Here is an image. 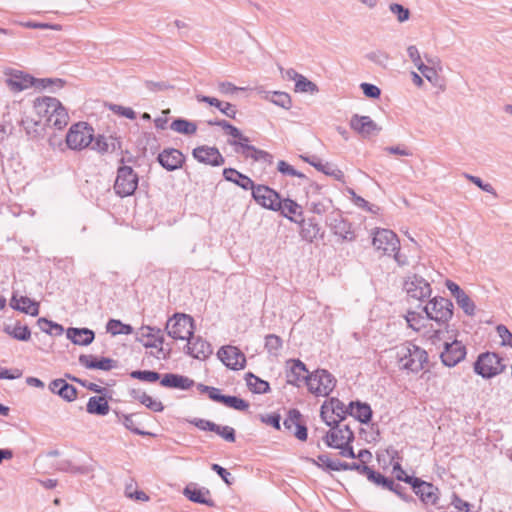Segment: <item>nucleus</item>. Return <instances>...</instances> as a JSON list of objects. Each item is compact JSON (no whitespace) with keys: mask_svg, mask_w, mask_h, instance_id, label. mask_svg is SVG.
Instances as JSON below:
<instances>
[{"mask_svg":"<svg viewBox=\"0 0 512 512\" xmlns=\"http://www.w3.org/2000/svg\"><path fill=\"white\" fill-rule=\"evenodd\" d=\"M395 351L399 367L402 370L418 373L428 362L427 352L411 342L396 346Z\"/></svg>","mask_w":512,"mask_h":512,"instance_id":"obj_1","label":"nucleus"},{"mask_svg":"<svg viewBox=\"0 0 512 512\" xmlns=\"http://www.w3.org/2000/svg\"><path fill=\"white\" fill-rule=\"evenodd\" d=\"M328 404L321 406L320 417L331 429L326 432L323 440L330 448L339 447L341 443L353 442L355 439L354 432L349 425H341L340 420H335L327 415Z\"/></svg>","mask_w":512,"mask_h":512,"instance_id":"obj_2","label":"nucleus"},{"mask_svg":"<svg viewBox=\"0 0 512 512\" xmlns=\"http://www.w3.org/2000/svg\"><path fill=\"white\" fill-rule=\"evenodd\" d=\"M505 359L496 352H482L473 363V371L483 379H492L505 372Z\"/></svg>","mask_w":512,"mask_h":512,"instance_id":"obj_3","label":"nucleus"},{"mask_svg":"<svg viewBox=\"0 0 512 512\" xmlns=\"http://www.w3.org/2000/svg\"><path fill=\"white\" fill-rule=\"evenodd\" d=\"M426 317L438 325H448L453 316L454 305L451 300L444 297H434L425 305L420 306Z\"/></svg>","mask_w":512,"mask_h":512,"instance_id":"obj_4","label":"nucleus"},{"mask_svg":"<svg viewBox=\"0 0 512 512\" xmlns=\"http://www.w3.org/2000/svg\"><path fill=\"white\" fill-rule=\"evenodd\" d=\"M139 176L131 166L119 165L113 185L117 196L125 198L132 196L138 188Z\"/></svg>","mask_w":512,"mask_h":512,"instance_id":"obj_5","label":"nucleus"},{"mask_svg":"<svg viewBox=\"0 0 512 512\" xmlns=\"http://www.w3.org/2000/svg\"><path fill=\"white\" fill-rule=\"evenodd\" d=\"M372 244L383 255L393 256L399 264H404L399 255L400 241L392 230L378 228L373 234Z\"/></svg>","mask_w":512,"mask_h":512,"instance_id":"obj_6","label":"nucleus"},{"mask_svg":"<svg viewBox=\"0 0 512 512\" xmlns=\"http://www.w3.org/2000/svg\"><path fill=\"white\" fill-rule=\"evenodd\" d=\"M94 129L87 122L73 124L66 135V144L71 150H82L93 141Z\"/></svg>","mask_w":512,"mask_h":512,"instance_id":"obj_7","label":"nucleus"},{"mask_svg":"<svg viewBox=\"0 0 512 512\" xmlns=\"http://www.w3.org/2000/svg\"><path fill=\"white\" fill-rule=\"evenodd\" d=\"M308 390L317 396H328L336 385L334 376L325 369H317L306 379Z\"/></svg>","mask_w":512,"mask_h":512,"instance_id":"obj_8","label":"nucleus"},{"mask_svg":"<svg viewBox=\"0 0 512 512\" xmlns=\"http://www.w3.org/2000/svg\"><path fill=\"white\" fill-rule=\"evenodd\" d=\"M166 331L173 339L188 340L194 334V319L186 314H175L168 320Z\"/></svg>","mask_w":512,"mask_h":512,"instance_id":"obj_9","label":"nucleus"},{"mask_svg":"<svg viewBox=\"0 0 512 512\" xmlns=\"http://www.w3.org/2000/svg\"><path fill=\"white\" fill-rule=\"evenodd\" d=\"M404 289L409 298L419 301L418 308H420L426 299L430 298L432 293L430 283L417 274L407 278L404 283Z\"/></svg>","mask_w":512,"mask_h":512,"instance_id":"obj_10","label":"nucleus"},{"mask_svg":"<svg viewBox=\"0 0 512 512\" xmlns=\"http://www.w3.org/2000/svg\"><path fill=\"white\" fill-rule=\"evenodd\" d=\"M252 197L257 204L271 211H278L280 206V194L266 185H254L251 189Z\"/></svg>","mask_w":512,"mask_h":512,"instance_id":"obj_11","label":"nucleus"},{"mask_svg":"<svg viewBox=\"0 0 512 512\" xmlns=\"http://www.w3.org/2000/svg\"><path fill=\"white\" fill-rule=\"evenodd\" d=\"M467 355L466 346L458 340L445 342L444 349L440 354L441 362L444 366L454 367L465 359Z\"/></svg>","mask_w":512,"mask_h":512,"instance_id":"obj_12","label":"nucleus"},{"mask_svg":"<svg viewBox=\"0 0 512 512\" xmlns=\"http://www.w3.org/2000/svg\"><path fill=\"white\" fill-rule=\"evenodd\" d=\"M326 225L341 241H353L356 238L351 223L345 220L339 213L329 215L326 219Z\"/></svg>","mask_w":512,"mask_h":512,"instance_id":"obj_13","label":"nucleus"},{"mask_svg":"<svg viewBox=\"0 0 512 512\" xmlns=\"http://www.w3.org/2000/svg\"><path fill=\"white\" fill-rule=\"evenodd\" d=\"M217 355L222 363L229 369L240 370L246 365V357L244 353L235 346H222Z\"/></svg>","mask_w":512,"mask_h":512,"instance_id":"obj_14","label":"nucleus"},{"mask_svg":"<svg viewBox=\"0 0 512 512\" xmlns=\"http://www.w3.org/2000/svg\"><path fill=\"white\" fill-rule=\"evenodd\" d=\"M286 367V379L288 384L297 387H300L302 383L306 384V379L311 373L301 360L289 359L286 362Z\"/></svg>","mask_w":512,"mask_h":512,"instance_id":"obj_15","label":"nucleus"},{"mask_svg":"<svg viewBox=\"0 0 512 512\" xmlns=\"http://www.w3.org/2000/svg\"><path fill=\"white\" fill-rule=\"evenodd\" d=\"M285 429L293 432V435L300 441H306L308 431L305 423L302 421V415L297 409H290L287 417L284 419Z\"/></svg>","mask_w":512,"mask_h":512,"instance_id":"obj_16","label":"nucleus"},{"mask_svg":"<svg viewBox=\"0 0 512 512\" xmlns=\"http://www.w3.org/2000/svg\"><path fill=\"white\" fill-rule=\"evenodd\" d=\"M193 157L200 163L214 167L224 164L225 159L216 147L198 146L192 151Z\"/></svg>","mask_w":512,"mask_h":512,"instance_id":"obj_17","label":"nucleus"},{"mask_svg":"<svg viewBox=\"0 0 512 512\" xmlns=\"http://www.w3.org/2000/svg\"><path fill=\"white\" fill-rule=\"evenodd\" d=\"M7 87L13 92H20L34 84L35 79L22 71L8 69L5 71Z\"/></svg>","mask_w":512,"mask_h":512,"instance_id":"obj_18","label":"nucleus"},{"mask_svg":"<svg viewBox=\"0 0 512 512\" xmlns=\"http://www.w3.org/2000/svg\"><path fill=\"white\" fill-rule=\"evenodd\" d=\"M157 161L167 171H174L183 166L185 156L178 149L166 148L158 154Z\"/></svg>","mask_w":512,"mask_h":512,"instance_id":"obj_19","label":"nucleus"},{"mask_svg":"<svg viewBox=\"0 0 512 512\" xmlns=\"http://www.w3.org/2000/svg\"><path fill=\"white\" fill-rule=\"evenodd\" d=\"M350 126L364 138L376 135L381 131V127H379L369 116H360L358 114L351 117Z\"/></svg>","mask_w":512,"mask_h":512,"instance_id":"obj_20","label":"nucleus"},{"mask_svg":"<svg viewBox=\"0 0 512 512\" xmlns=\"http://www.w3.org/2000/svg\"><path fill=\"white\" fill-rule=\"evenodd\" d=\"M187 354L195 359L205 360L212 354L211 344L200 336L193 335L188 339Z\"/></svg>","mask_w":512,"mask_h":512,"instance_id":"obj_21","label":"nucleus"},{"mask_svg":"<svg viewBox=\"0 0 512 512\" xmlns=\"http://www.w3.org/2000/svg\"><path fill=\"white\" fill-rule=\"evenodd\" d=\"M79 363L87 369H99L109 371L118 366V361L108 357L96 358L93 355L82 354Z\"/></svg>","mask_w":512,"mask_h":512,"instance_id":"obj_22","label":"nucleus"},{"mask_svg":"<svg viewBox=\"0 0 512 512\" xmlns=\"http://www.w3.org/2000/svg\"><path fill=\"white\" fill-rule=\"evenodd\" d=\"M231 145L239 146L240 150H236L240 152L246 158H252L254 161H262L267 164H272L273 156L267 151L256 148L253 145H249L242 142H229Z\"/></svg>","mask_w":512,"mask_h":512,"instance_id":"obj_23","label":"nucleus"},{"mask_svg":"<svg viewBox=\"0 0 512 512\" xmlns=\"http://www.w3.org/2000/svg\"><path fill=\"white\" fill-rule=\"evenodd\" d=\"M48 388L53 394L58 395L67 402L74 401L78 395L77 389L61 378L51 381Z\"/></svg>","mask_w":512,"mask_h":512,"instance_id":"obj_24","label":"nucleus"},{"mask_svg":"<svg viewBox=\"0 0 512 512\" xmlns=\"http://www.w3.org/2000/svg\"><path fill=\"white\" fill-rule=\"evenodd\" d=\"M59 102L60 101L58 99L48 96L37 98L34 101V111L40 120L45 118V125L49 120L50 114H52L53 111H56L55 109H59Z\"/></svg>","mask_w":512,"mask_h":512,"instance_id":"obj_25","label":"nucleus"},{"mask_svg":"<svg viewBox=\"0 0 512 512\" xmlns=\"http://www.w3.org/2000/svg\"><path fill=\"white\" fill-rule=\"evenodd\" d=\"M160 384L166 388L188 390L194 385V381L184 375L166 373L161 376Z\"/></svg>","mask_w":512,"mask_h":512,"instance_id":"obj_26","label":"nucleus"},{"mask_svg":"<svg viewBox=\"0 0 512 512\" xmlns=\"http://www.w3.org/2000/svg\"><path fill=\"white\" fill-rule=\"evenodd\" d=\"M301 226L300 235L307 242L312 243L318 237L323 239L324 232L314 218L301 219L298 221Z\"/></svg>","mask_w":512,"mask_h":512,"instance_id":"obj_27","label":"nucleus"},{"mask_svg":"<svg viewBox=\"0 0 512 512\" xmlns=\"http://www.w3.org/2000/svg\"><path fill=\"white\" fill-rule=\"evenodd\" d=\"M66 336L75 345L87 346L94 341L95 333L89 328H68Z\"/></svg>","mask_w":512,"mask_h":512,"instance_id":"obj_28","label":"nucleus"},{"mask_svg":"<svg viewBox=\"0 0 512 512\" xmlns=\"http://www.w3.org/2000/svg\"><path fill=\"white\" fill-rule=\"evenodd\" d=\"M183 494L192 502L204 504L209 507H214L215 502L210 497V491L206 488H197L196 486L188 485L185 487Z\"/></svg>","mask_w":512,"mask_h":512,"instance_id":"obj_29","label":"nucleus"},{"mask_svg":"<svg viewBox=\"0 0 512 512\" xmlns=\"http://www.w3.org/2000/svg\"><path fill=\"white\" fill-rule=\"evenodd\" d=\"M349 415L354 417L362 424H368L372 419V409L368 403L361 401L350 402Z\"/></svg>","mask_w":512,"mask_h":512,"instance_id":"obj_30","label":"nucleus"},{"mask_svg":"<svg viewBox=\"0 0 512 512\" xmlns=\"http://www.w3.org/2000/svg\"><path fill=\"white\" fill-rule=\"evenodd\" d=\"M223 177L226 181L232 182L244 190H251L255 185L250 177L234 168H225L223 170Z\"/></svg>","mask_w":512,"mask_h":512,"instance_id":"obj_31","label":"nucleus"},{"mask_svg":"<svg viewBox=\"0 0 512 512\" xmlns=\"http://www.w3.org/2000/svg\"><path fill=\"white\" fill-rule=\"evenodd\" d=\"M437 491L438 489L433 484L422 480L421 485L414 490V493L419 496L424 504L438 506L439 498Z\"/></svg>","mask_w":512,"mask_h":512,"instance_id":"obj_32","label":"nucleus"},{"mask_svg":"<svg viewBox=\"0 0 512 512\" xmlns=\"http://www.w3.org/2000/svg\"><path fill=\"white\" fill-rule=\"evenodd\" d=\"M92 149L104 154L107 152H113L121 148V141L117 138H106L103 135H98L96 138L93 137Z\"/></svg>","mask_w":512,"mask_h":512,"instance_id":"obj_33","label":"nucleus"},{"mask_svg":"<svg viewBox=\"0 0 512 512\" xmlns=\"http://www.w3.org/2000/svg\"><path fill=\"white\" fill-rule=\"evenodd\" d=\"M10 306L15 310L30 314L31 316H37L39 314V304L26 296H21L17 299L16 295H13Z\"/></svg>","mask_w":512,"mask_h":512,"instance_id":"obj_34","label":"nucleus"},{"mask_svg":"<svg viewBox=\"0 0 512 512\" xmlns=\"http://www.w3.org/2000/svg\"><path fill=\"white\" fill-rule=\"evenodd\" d=\"M280 206L281 208L277 212H280L283 217L289 219L290 221L298 222V220L295 219L293 215L302 217V207L294 200L290 198H280Z\"/></svg>","mask_w":512,"mask_h":512,"instance_id":"obj_35","label":"nucleus"},{"mask_svg":"<svg viewBox=\"0 0 512 512\" xmlns=\"http://www.w3.org/2000/svg\"><path fill=\"white\" fill-rule=\"evenodd\" d=\"M108 401L102 396H92L86 405V411L92 415L104 416L109 413Z\"/></svg>","mask_w":512,"mask_h":512,"instance_id":"obj_36","label":"nucleus"},{"mask_svg":"<svg viewBox=\"0 0 512 512\" xmlns=\"http://www.w3.org/2000/svg\"><path fill=\"white\" fill-rule=\"evenodd\" d=\"M49 116L47 126L54 127L58 130L63 129L69 122V115L65 107L59 102V109H55Z\"/></svg>","mask_w":512,"mask_h":512,"instance_id":"obj_37","label":"nucleus"},{"mask_svg":"<svg viewBox=\"0 0 512 512\" xmlns=\"http://www.w3.org/2000/svg\"><path fill=\"white\" fill-rule=\"evenodd\" d=\"M437 509L438 512H471V504L453 493L450 503L446 507L437 506Z\"/></svg>","mask_w":512,"mask_h":512,"instance_id":"obj_38","label":"nucleus"},{"mask_svg":"<svg viewBox=\"0 0 512 512\" xmlns=\"http://www.w3.org/2000/svg\"><path fill=\"white\" fill-rule=\"evenodd\" d=\"M245 380L248 388L256 394H264L270 391V385L267 381L254 375L252 372H248L245 375Z\"/></svg>","mask_w":512,"mask_h":512,"instance_id":"obj_39","label":"nucleus"},{"mask_svg":"<svg viewBox=\"0 0 512 512\" xmlns=\"http://www.w3.org/2000/svg\"><path fill=\"white\" fill-rule=\"evenodd\" d=\"M3 331L12 338L19 341H28L31 337V331L27 325H21L17 322L14 326L5 325Z\"/></svg>","mask_w":512,"mask_h":512,"instance_id":"obj_40","label":"nucleus"},{"mask_svg":"<svg viewBox=\"0 0 512 512\" xmlns=\"http://www.w3.org/2000/svg\"><path fill=\"white\" fill-rule=\"evenodd\" d=\"M324 403L328 404L327 414L331 412L337 417V420L343 421L346 416L349 415L348 411H350V404L346 406L342 401L338 398H330L329 401H325ZM336 420V418H334Z\"/></svg>","mask_w":512,"mask_h":512,"instance_id":"obj_41","label":"nucleus"},{"mask_svg":"<svg viewBox=\"0 0 512 512\" xmlns=\"http://www.w3.org/2000/svg\"><path fill=\"white\" fill-rule=\"evenodd\" d=\"M170 129L180 134L193 135L197 131V125L184 118H177L172 121Z\"/></svg>","mask_w":512,"mask_h":512,"instance_id":"obj_42","label":"nucleus"},{"mask_svg":"<svg viewBox=\"0 0 512 512\" xmlns=\"http://www.w3.org/2000/svg\"><path fill=\"white\" fill-rule=\"evenodd\" d=\"M116 416L118 420L124 425V427L130 430L132 433L141 436L150 435L149 432L143 431L136 426V420L134 419L137 416L136 413L123 414L120 412H116Z\"/></svg>","mask_w":512,"mask_h":512,"instance_id":"obj_43","label":"nucleus"},{"mask_svg":"<svg viewBox=\"0 0 512 512\" xmlns=\"http://www.w3.org/2000/svg\"><path fill=\"white\" fill-rule=\"evenodd\" d=\"M20 124L27 133V135L31 137H37L41 135L43 127L45 126V124H43L40 119L36 120L28 116L22 118Z\"/></svg>","mask_w":512,"mask_h":512,"instance_id":"obj_44","label":"nucleus"},{"mask_svg":"<svg viewBox=\"0 0 512 512\" xmlns=\"http://www.w3.org/2000/svg\"><path fill=\"white\" fill-rule=\"evenodd\" d=\"M266 99L270 100L273 104L282 107L284 109H290L292 107V100L288 93L281 91L269 92Z\"/></svg>","mask_w":512,"mask_h":512,"instance_id":"obj_45","label":"nucleus"},{"mask_svg":"<svg viewBox=\"0 0 512 512\" xmlns=\"http://www.w3.org/2000/svg\"><path fill=\"white\" fill-rule=\"evenodd\" d=\"M106 329L112 335L124 334L129 335L133 333V327L129 324H124L120 320L110 319L107 322Z\"/></svg>","mask_w":512,"mask_h":512,"instance_id":"obj_46","label":"nucleus"},{"mask_svg":"<svg viewBox=\"0 0 512 512\" xmlns=\"http://www.w3.org/2000/svg\"><path fill=\"white\" fill-rule=\"evenodd\" d=\"M319 91L318 86L302 74L295 82V92L315 94Z\"/></svg>","mask_w":512,"mask_h":512,"instance_id":"obj_47","label":"nucleus"},{"mask_svg":"<svg viewBox=\"0 0 512 512\" xmlns=\"http://www.w3.org/2000/svg\"><path fill=\"white\" fill-rule=\"evenodd\" d=\"M457 305L463 310V312L467 316H474L476 311V305L473 302V300L469 297L466 292L459 296V298H456Z\"/></svg>","mask_w":512,"mask_h":512,"instance_id":"obj_48","label":"nucleus"},{"mask_svg":"<svg viewBox=\"0 0 512 512\" xmlns=\"http://www.w3.org/2000/svg\"><path fill=\"white\" fill-rule=\"evenodd\" d=\"M130 376L145 382H156L161 379V374L152 370H135L130 373Z\"/></svg>","mask_w":512,"mask_h":512,"instance_id":"obj_49","label":"nucleus"},{"mask_svg":"<svg viewBox=\"0 0 512 512\" xmlns=\"http://www.w3.org/2000/svg\"><path fill=\"white\" fill-rule=\"evenodd\" d=\"M283 341L281 337L275 334H268L265 337V349L271 355H277L278 351L282 348Z\"/></svg>","mask_w":512,"mask_h":512,"instance_id":"obj_50","label":"nucleus"},{"mask_svg":"<svg viewBox=\"0 0 512 512\" xmlns=\"http://www.w3.org/2000/svg\"><path fill=\"white\" fill-rule=\"evenodd\" d=\"M144 347L146 348H156L157 349V355H154L158 359L163 358L166 359L167 355L163 353L164 349L162 347L164 343V337L161 334L153 338V341H144L142 342Z\"/></svg>","mask_w":512,"mask_h":512,"instance_id":"obj_51","label":"nucleus"},{"mask_svg":"<svg viewBox=\"0 0 512 512\" xmlns=\"http://www.w3.org/2000/svg\"><path fill=\"white\" fill-rule=\"evenodd\" d=\"M224 405L238 411H245L249 408V403L237 396L226 395Z\"/></svg>","mask_w":512,"mask_h":512,"instance_id":"obj_52","label":"nucleus"},{"mask_svg":"<svg viewBox=\"0 0 512 512\" xmlns=\"http://www.w3.org/2000/svg\"><path fill=\"white\" fill-rule=\"evenodd\" d=\"M349 193L352 196L353 203L366 211H369L371 213H377L379 210V207L373 204H370L368 201H366L363 197L357 195L354 190L350 189Z\"/></svg>","mask_w":512,"mask_h":512,"instance_id":"obj_53","label":"nucleus"},{"mask_svg":"<svg viewBox=\"0 0 512 512\" xmlns=\"http://www.w3.org/2000/svg\"><path fill=\"white\" fill-rule=\"evenodd\" d=\"M389 10L393 13L400 23L408 21L410 18V10L398 3H392L389 5Z\"/></svg>","mask_w":512,"mask_h":512,"instance_id":"obj_54","label":"nucleus"},{"mask_svg":"<svg viewBox=\"0 0 512 512\" xmlns=\"http://www.w3.org/2000/svg\"><path fill=\"white\" fill-rule=\"evenodd\" d=\"M277 170L282 173L283 175H289L292 177H298V178H306V176L297 171L293 166L285 162L284 160H280L277 165Z\"/></svg>","mask_w":512,"mask_h":512,"instance_id":"obj_55","label":"nucleus"},{"mask_svg":"<svg viewBox=\"0 0 512 512\" xmlns=\"http://www.w3.org/2000/svg\"><path fill=\"white\" fill-rule=\"evenodd\" d=\"M211 432H215L217 435H219L228 442H235V430L230 426L217 425V429H212Z\"/></svg>","mask_w":512,"mask_h":512,"instance_id":"obj_56","label":"nucleus"},{"mask_svg":"<svg viewBox=\"0 0 512 512\" xmlns=\"http://www.w3.org/2000/svg\"><path fill=\"white\" fill-rule=\"evenodd\" d=\"M465 177L471 181L473 184H475L477 187H479L481 190L490 193L497 197L496 190L494 187L489 183H484L481 178L469 174H465Z\"/></svg>","mask_w":512,"mask_h":512,"instance_id":"obj_57","label":"nucleus"},{"mask_svg":"<svg viewBox=\"0 0 512 512\" xmlns=\"http://www.w3.org/2000/svg\"><path fill=\"white\" fill-rule=\"evenodd\" d=\"M366 58L375 64H378L380 66H385V63L389 59V55L381 50L371 51L366 54Z\"/></svg>","mask_w":512,"mask_h":512,"instance_id":"obj_58","label":"nucleus"},{"mask_svg":"<svg viewBox=\"0 0 512 512\" xmlns=\"http://www.w3.org/2000/svg\"><path fill=\"white\" fill-rule=\"evenodd\" d=\"M496 331L501 338V345L509 346L512 348V333L509 331V329L505 325L499 324L496 327Z\"/></svg>","mask_w":512,"mask_h":512,"instance_id":"obj_59","label":"nucleus"},{"mask_svg":"<svg viewBox=\"0 0 512 512\" xmlns=\"http://www.w3.org/2000/svg\"><path fill=\"white\" fill-rule=\"evenodd\" d=\"M360 88L362 89L363 94L367 98L378 99L380 97V95H381L380 88L378 86L374 85V84L362 83L360 85Z\"/></svg>","mask_w":512,"mask_h":512,"instance_id":"obj_60","label":"nucleus"},{"mask_svg":"<svg viewBox=\"0 0 512 512\" xmlns=\"http://www.w3.org/2000/svg\"><path fill=\"white\" fill-rule=\"evenodd\" d=\"M211 469L217 473L228 486L233 484L234 478L231 476V473L227 471V469L216 463L211 465Z\"/></svg>","mask_w":512,"mask_h":512,"instance_id":"obj_61","label":"nucleus"},{"mask_svg":"<svg viewBox=\"0 0 512 512\" xmlns=\"http://www.w3.org/2000/svg\"><path fill=\"white\" fill-rule=\"evenodd\" d=\"M407 54L418 70H420L425 65L422 62L419 50L415 45L408 46Z\"/></svg>","mask_w":512,"mask_h":512,"instance_id":"obj_62","label":"nucleus"},{"mask_svg":"<svg viewBox=\"0 0 512 512\" xmlns=\"http://www.w3.org/2000/svg\"><path fill=\"white\" fill-rule=\"evenodd\" d=\"M419 71L429 82H431L432 84L437 83V81L439 79V75H438L437 70L434 67L424 65Z\"/></svg>","mask_w":512,"mask_h":512,"instance_id":"obj_63","label":"nucleus"},{"mask_svg":"<svg viewBox=\"0 0 512 512\" xmlns=\"http://www.w3.org/2000/svg\"><path fill=\"white\" fill-rule=\"evenodd\" d=\"M261 421L267 425L272 426L276 430H280V428H281V424H280L281 416L278 413H272V414H268L266 416L262 415Z\"/></svg>","mask_w":512,"mask_h":512,"instance_id":"obj_64","label":"nucleus"}]
</instances>
